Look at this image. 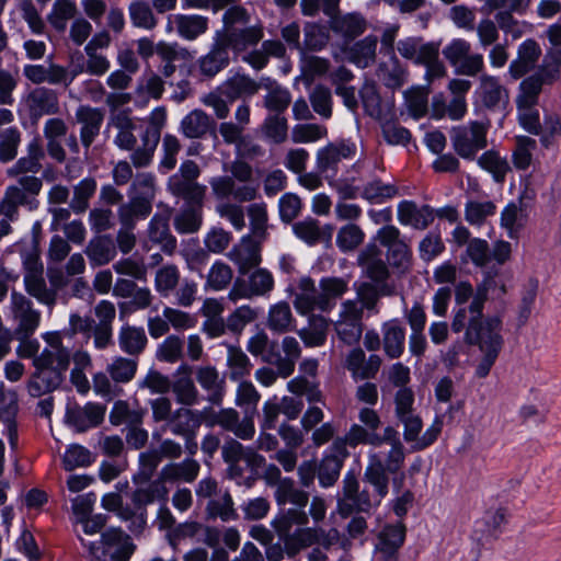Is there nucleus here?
<instances>
[{
  "mask_svg": "<svg viewBox=\"0 0 561 561\" xmlns=\"http://www.w3.org/2000/svg\"><path fill=\"white\" fill-rule=\"evenodd\" d=\"M275 501L279 513L273 518L272 526L283 541L289 554H296L318 540L317 528L306 527L308 515L305 511L309 495L296 488L290 478H284L275 489Z\"/></svg>",
  "mask_w": 561,
  "mask_h": 561,
  "instance_id": "obj_1",
  "label": "nucleus"
},
{
  "mask_svg": "<svg viewBox=\"0 0 561 561\" xmlns=\"http://www.w3.org/2000/svg\"><path fill=\"white\" fill-rule=\"evenodd\" d=\"M47 346L34 358L35 373L27 382V392L38 398L57 389L70 363V353L61 345L59 333H45Z\"/></svg>",
  "mask_w": 561,
  "mask_h": 561,
  "instance_id": "obj_2",
  "label": "nucleus"
},
{
  "mask_svg": "<svg viewBox=\"0 0 561 561\" xmlns=\"http://www.w3.org/2000/svg\"><path fill=\"white\" fill-rule=\"evenodd\" d=\"M497 291V295L505 291L504 285L496 277L486 275L483 280L482 287L478 289L477 295L473 297L469 307H459L456 311L451 329L454 332L459 333L466 329V341L469 344H476L478 337L493 321H496V331L502 330V321L499 317H491L482 319L483 304L488 291Z\"/></svg>",
  "mask_w": 561,
  "mask_h": 561,
  "instance_id": "obj_3",
  "label": "nucleus"
},
{
  "mask_svg": "<svg viewBox=\"0 0 561 561\" xmlns=\"http://www.w3.org/2000/svg\"><path fill=\"white\" fill-rule=\"evenodd\" d=\"M168 490L160 482L148 483L146 486H139L133 494L135 510L122 507V499L118 493L111 492L103 495L101 500L102 507L110 512H117L119 518L129 520V530L139 533L146 526L145 506L154 501L165 500Z\"/></svg>",
  "mask_w": 561,
  "mask_h": 561,
  "instance_id": "obj_4",
  "label": "nucleus"
},
{
  "mask_svg": "<svg viewBox=\"0 0 561 561\" xmlns=\"http://www.w3.org/2000/svg\"><path fill=\"white\" fill-rule=\"evenodd\" d=\"M231 176L220 175L209 180L217 199L232 197L238 203L251 202L257 195V184L253 181V170L243 161H234L230 167Z\"/></svg>",
  "mask_w": 561,
  "mask_h": 561,
  "instance_id": "obj_5",
  "label": "nucleus"
},
{
  "mask_svg": "<svg viewBox=\"0 0 561 561\" xmlns=\"http://www.w3.org/2000/svg\"><path fill=\"white\" fill-rule=\"evenodd\" d=\"M405 459L402 443L389 445V448L375 447L368 453V465L365 469V480L378 490L379 497L388 494L389 474L397 473L403 467Z\"/></svg>",
  "mask_w": 561,
  "mask_h": 561,
  "instance_id": "obj_6",
  "label": "nucleus"
},
{
  "mask_svg": "<svg viewBox=\"0 0 561 561\" xmlns=\"http://www.w3.org/2000/svg\"><path fill=\"white\" fill-rule=\"evenodd\" d=\"M80 540L95 561H128L135 550L130 537L118 528L107 529L99 541Z\"/></svg>",
  "mask_w": 561,
  "mask_h": 561,
  "instance_id": "obj_7",
  "label": "nucleus"
},
{
  "mask_svg": "<svg viewBox=\"0 0 561 561\" xmlns=\"http://www.w3.org/2000/svg\"><path fill=\"white\" fill-rule=\"evenodd\" d=\"M541 92V82L537 77H528L520 82L517 98V114L522 127L530 134L538 135L542 128L538 98Z\"/></svg>",
  "mask_w": 561,
  "mask_h": 561,
  "instance_id": "obj_8",
  "label": "nucleus"
},
{
  "mask_svg": "<svg viewBox=\"0 0 561 561\" xmlns=\"http://www.w3.org/2000/svg\"><path fill=\"white\" fill-rule=\"evenodd\" d=\"M488 129V124L478 121L453 127L450 140L455 151L463 159H474L486 147Z\"/></svg>",
  "mask_w": 561,
  "mask_h": 561,
  "instance_id": "obj_9",
  "label": "nucleus"
},
{
  "mask_svg": "<svg viewBox=\"0 0 561 561\" xmlns=\"http://www.w3.org/2000/svg\"><path fill=\"white\" fill-rule=\"evenodd\" d=\"M221 454L224 460L229 465V478L236 480L238 484H241L243 479L242 463L253 472L265 461L264 457L259 455L254 448L244 447L236 439L227 440L221 448Z\"/></svg>",
  "mask_w": 561,
  "mask_h": 561,
  "instance_id": "obj_10",
  "label": "nucleus"
},
{
  "mask_svg": "<svg viewBox=\"0 0 561 561\" xmlns=\"http://www.w3.org/2000/svg\"><path fill=\"white\" fill-rule=\"evenodd\" d=\"M471 44L465 38H453L444 48L443 55L455 68V72L474 77L484 68L483 56L479 53L470 54Z\"/></svg>",
  "mask_w": 561,
  "mask_h": 561,
  "instance_id": "obj_11",
  "label": "nucleus"
},
{
  "mask_svg": "<svg viewBox=\"0 0 561 561\" xmlns=\"http://www.w3.org/2000/svg\"><path fill=\"white\" fill-rule=\"evenodd\" d=\"M343 496L337 502V511L346 517L353 512H368L373 506L380 504L386 495L379 497L378 490L374 488L370 495L366 490L358 491V481L354 474H346L344 478Z\"/></svg>",
  "mask_w": 561,
  "mask_h": 561,
  "instance_id": "obj_12",
  "label": "nucleus"
},
{
  "mask_svg": "<svg viewBox=\"0 0 561 561\" xmlns=\"http://www.w3.org/2000/svg\"><path fill=\"white\" fill-rule=\"evenodd\" d=\"M24 267L25 290L38 302L46 306H54L56 302V290L48 288L43 276L44 268L39 257L35 253L22 255Z\"/></svg>",
  "mask_w": 561,
  "mask_h": 561,
  "instance_id": "obj_13",
  "label": "nucleus"
},
{
  "mask_svg": "<svg viewBox=\"0 0 561 561\" xmlns=\"http://www.w3.org/2000/svg\"><path fill=\"white\" fill-rule=\"evenodd\" d=\"M167 113L164 107H156L149 117V125L141 134V146L131 153V161L135 167L148 165L160 140L161 129L165 123Z\"/></svg>",
  "mask_w": 561,
  "mask_h": 561,
  "instance_id": "obj_14",
  "label": "nucleus"
},
{
  "mask_svg": "<svg viewBox=\"0 0 561 561\" xmlns=\"http://www.w3.org/2000/svg\"><path fill=\"white\" fill-rule=\"evenodd\" d=\"M357 146L352 139H340L329 142L318 149L316 154V169L327 176H334L337 173L339 163L342 160L353 159Z\"/></svg>",
  "mask_w": 561,
  "mask_h": 561,
  "instance_id": "obj_15",
  "label": "nucleus"
},
{
  "mask_svg": "<svg viewBox=\"0 0 561 561\" xmlns=\"http://www.w3.org/2000/svg\"><path fill=\"white\" fill-rule=\"evenodd\" d=\"M400 231L394 226H385L377 232L376 240L387 248V260L393 268L400 273L409 270L411 264V251L408 244L400 238Z\"/></svg>",
  "mask_w": 561,
  "mask_h": 561,
  "instance_id": "obj_16",
  "label": "nucleus"
},
{
  "mask_svg": "<svg viewBox=\"0 0 561 561\" xmlns=\"http://www.w3.org/2000/svg\"><path fill=\"white\" fill-rule=\"evenodd\" d=\"M199 175L198 165L192 161H184L178 173L173 174L168 182L170 192L182 198H204L206 186L199 185L195 180Z\"/></svg>",
  "mask_w": 561,
  "mask_h": 561,
  "instance_id": "obj_17",
  "label": "nucleus"
},
{
  "mask_svg": "<svg viewBox=\"0 0 561 561\" xmlns=\"http://www.w3.org/2000/svg\"><path fill=\"white\" fill-rule=\"evenodd\" d=\"M496 321H493L480 335H476L478 337L476 344L479 345L483 354L476 368V375L479 378H484L489 375L502 348L503 337L501 331H496Z\"/></svg>",
  "mask_w": 561,
  "mask_h": 561,
  "instance_id": "obj_18",
  "label": "nucleus"
},
{
  "mask_svg": "<svg viewBox=\"0 0 561 561\" xmlns=\"http://www.w3.org/2000/svg\"><path fill=\"white\" fill-rule=\"evenodd\" d=\"M335 331L346 344L351 345L359 341L363 333L362 308L356 300H346L342 304Z\"/></svg>",
  "mask_w": 561,
  "mask_h": 561,
  "instance_id": "obj_19",
  "label": "nucleus"
},
{
  "mask_svg": "<svg viewBox=\"0 0 561 561\" xmlns=\"http://www.w3.org/2000/svg\"><path fill=\"white\" fill-rule=\"evenodd\" d=\"M10 309L14 320L18 322L16 333L23 337L32 335L39 325L41 313L32 306V301L23 294L11 293Z\"/></svg>",
  "mask_w": 561,
  "mask_h": 561,
  "instance_id": "obj_20",
  "label": "nucleus"
},
{
  "mask_svg": "<svg viewBox=\"0 0 561 561\" xmlns=\"http://www.w3.org/2000/svg\"><path fill=\"white\" fill-rule=\"evenodd\" d=\"M110 419L115 425L123 423L129 425L126 434V440L129 446L138 449L146 444L148 432L139 426L141 423L140 413L130 411L126 403L118 402L114 405Z\"/></svg>",
  "mask_w": 561,
  "mask_h": 561,
  "instance_id": "obj_21",
  "label": "nucleus"
},
{
  "mask_svg": "<svg viewBox=\"0 0 561 561\" xmlns=\"http://www.w3.org/2000/svg\"><path fill=\"white\" fill-rule=\"evenodd\" d=\"M351 444L347 440V434L344 438H336L324 453L319 468V482L322 486L332 485L339 477L343 459L347 456L346 446Z\"/></svg>",
  "mask_w": 561,
  "mask_h": 561,
  "instance_id": "obj_22",
  "label": "nucleus"
},
{
  "mask_svg": "<svg viewBox=\"0 0 561 561\" xmlns=\"http://www.w3.org/2000/svg\"><path fill=\"white\" fill-rule=\"evenodd\" d=\"M477 101L491 111H503L508 103V92L495 76L482 75L476 90Z\"/></svg>",
  "mask_w": 561,
  "mask_h": 561,
  "instance_id": "obj_23",
  "label": "nucleus"
},
{
  "mask_svg": "<svg viewBox=\"0 0 561 561\" xmlns=\"http://www.w3.org/2000/svg\"><path fill=\"white\" fill-rule=\"evenodd\" d=\"M105 408L99 403L88 402L83 407L68 404L66 422L77 432H85L96 427L104 419Z\"/></svg>",
  "mask_w": 561,
  "mask_h": 561,
  "instance_id": "obj_24",
  "label": "nucleus"
},
{
  "mask_svg": "<svg viewBox=\"0 0 561 561\" xmlns=\"http://www.w3.org/2000/svg\"><path fill=\"white\" fill-rule=\"evenodd\" d=\"M229 64V49L222 42V31H216L210 50L198 59V68L203 76L213 78Z\"/></svg>",
  "mask_w": 561,
  "mask_h": 561,
  "instance_id": "obj_25",
  "label": "nucleus"
},
{
  "mask_svg": "<svg viewBox=\"0 0 561 561\" xmlns=\"http://www.w3.org/2000/svg\"><path fill=\"white\" fill-rule=\"evenodd\" d=\"M209 19L199 14H173L168 19L167 31L175 26L178 35L186 41H195L208 30Z\"/></svg>",
  "mask_w": 561,
  "mask_h": 561,
  "instance_id": "obj_26",
  "label": "nucleus"
},
{
  "mask_svg": "<svg viewBox=\"0 0 561 561\" xmlns=\"http://www.w3.org/2000/svg\"><path fill=\"white\" fill-rule=\"evenodd\" d=\"M260 89L261 80L255 81L250 76L242 72H230L219 87L220 93L231 102L238 99H250L257 93Z\"/></svg>",
  "mask_w": 561,
  "mask_h": 561,
  "instance_id": "obj_27",
  "label": "nucleus"
},
{
  "mask_svg": "<svg viewBox=\"0 0 561 561\" xmlns=\"http://www.w3.org/2000/svg\"><path fill=\"white\" fill-rule=\"evenodd\" d=\"M261 242L251 236H244L229 252V259L238 266L241 274H245L261 263Z\"/></svg>",
  "mask_w": 561,
  "mask_h": 561,
  "instance_id": "obj_28",
  "label": "nucleus"
},
{
  "mask_svg": "<svg viewBox=\"0 0 561 561\" xmlns=\"http://www.w3.org/2000/svg\"><path fill=\"white\" fill-rule=\"evenodd\" d=\"M435 218V210L428 206H417L414 202L402 201L398 205V220L403 226L423 230L427 228Z\"/></svg>",
  "mask_w": 561,
  "mask_h": 561,
  "instance_id": "obj_29",
  "label": "nucleus"
},
{
  "mask_svg": "<svg viewBox=\"0 0 561 561\" xmlns=\"http://www.w3.org/2000/svg\"><path fill=\"white\" fill-rule=\"evenodd\" d=\"M263 27L260 24L242 28H232L230 32L222 31V42L228 49L240 54L254 47L263 38Z\"/></svg>",
  "mask_w": 561,
  "mask_h": 561,
  "instance_id": "obj_30",
  "label": "nucleus"
},
{
  "mask_svg": "<svg viewBox=\"0 0 561 561\" xmlns=\"http://www.w3.org/2000/svg\"><path fill=\"white\" fill-rule=\"evenodd\" d=\"M76 119L81 125V142L88 149L100 133L104 119L103 111L89 105H80L76 111Z\"/></svg>",
  "mask_w": 561,
  "mask_h": 561,
  "instance_id": "obj_31",
  "label": "nucleus"
},
{
  "mask_svg": "<svg viewBox=\"0 0 561 561\" xmlns=\"http://www.w3.org/2000/svg\"><path fill=\"white\" fill-rule=\"evenodd\" d=\"M541 55L539 44L531 38L524 41L517 48V56L511 61L508 72L514 79L522 78L536 66Z\"/></svg>",
  "mask_w": 561,
  "mask_h": 561,
  "instance_id": "obj_32",
  "label": "nucleus"
},
{
  "mask_svg": "<svg viewBox=\"0 0 561 561\" xmlns=\"http://www.w3.org/2000/svg\"><path fill=\"white\" fill-rule=\"evenodd\" d=\"M358 264L366 275L377 285L383 283L388 276V267L382 260V253L376 243H369L358 255Z\"/></svg>",
  "mask_w": 561,
  "mask_h": 561,
  "instance_id": "obj_33",
  "label": "nucleus"
},
{
  "mask_svg": "<svg viewBox=\"0 0 561 561\" xmlns=\"http://www.w3.org/2000/svg\"><path fill=\"white\" fill-rule=\"evenodd\" d=\"M347 440L352 447L358 445H370L373 447H381L383 444L397 445L401 443L398 431L392 426H386L382 434L377 431L373 435L366 433L358 424H353L347 432Z\"/></svg>",
  "mask_w": 561,
  "mask_h": 561,
  "instance_id": "obj_34",
  "label": "nucleus"
},
{
  "mask_svg": "<svg viewBox=\"0 0 561 561\" xmlns=\"http://www.w3.org/2000/svg\"><path fill=\"white\" fill-rule=\"evenodd\" d=\"M185 201L181 210L173 219L174 228L179 233H194L202 226L203 199L183 198Z\"/></svg>",
  "mask_w": 561,
  "mask_h": 561,
  "instance_id": "obj_35",
  "label": "nucleus"
},
{
  "mask_svg": "<svg viewBox=\"0 0 561 561\" xmlns=\"http://www.w3.org/2000/svg\"><path fill=\"white\" fill-rule=\"evenodd\" d=\"M293 302L297 312L304 316L316 309L320 310V291L310 277L302 276L299 278L294 289Z\"/></svg>",
  "mask_w": 561,
  "mask_h": 561,
  "instance_id": "obj_36",
  "label": "nucleus"
},
{
  "mask_svg": "<svg viewBox=\"0 0 561 561\" xmlns=\"http://www.w3.org/2000/svg\"><path fill=\"white\" fill-rule=\"evenodd\" d=\"M170 211L156 214L148 226L149 239L161 245L163 252L171 254L176 248V239L170 233Z\"/></svg>",
  "mask_w": 561,
  "mask_h": 561,
  "instance_id": "obj_37",
  "label": "nucleus"
},
{
  "mask_svg": "<svg viewBox=\"0 0 561 561\" xmlns=\"http://www.w3.org/2000/svg\"><path fill=\"white\" fill-rule=\"evenodd\" d=\"M199 468V463L192 458H186L182 462H171L162 468L160 479L156 482L162 483L164 488V482H192L198 476Z\"/></svg>",
  "mask_w": 561,
  "mask_h": 561,
  "instance_id": "obj_38",
  "label": "nucleus"
},
{
  "mask_svg": "<svg viewBox=\"0 0 561 561\" xmlns=\"http://www.w3.org/2000/svg\"><path fill=\"white\" fill-rule=\"evenodd\" d=\"M382 344L388 357L398 358L402 355L405 345V328L400 320L391 319L383 323Z\"/></svg>",
  "mask_w": 561,
  "mask_h": 561,
  "instance_id": "obj_39",
  "label": "nucleus"
},
{
  "mask_svg": "<svg viewBox=\"0 0 561 561\" xmlns=\"http://www.w3.org/2000/svg\"><path fill=\"white\" fill-rule=\"evenodd\" d=\"M282 354H276L270 359L276 368L279 376L283 378L293 374L297 359L300 356L301 350L299 342L293 336H286L282 341Z\"/></svg>",
  "mask_w": 561,
  "mask_h": 561,
  "instance_id": "obj_40",
  "label": "nucleus"
},
{
  "mask_svg": "<svg viewBox=\"0 0 561 561\" xmlns=\"http://www.w3.org/2000/svg\"><path fill=\"white\" fill-rule=\"evenodd\" d=\"M431 110L432 116L436 119L447 116L451 121H460L467 113V100L466 98L453 96V99L446 103L444 95L437 94L433 96Z\"/></svg>",
  "mask_w": 561,
  "mask_h": 561,
  "instance_id": "obj_41",
  "label": "nucleus"
},
{
  "mask_svg": "<svg viewBox=\"0 0 561 561\" xmlns=\"http://www.w3.org/2000/svg\"><path fill=\"white\" fill-rule=\"evenodd\" d=\"M348 290V280L343 277L327 276L319 282L320 310L328 311L335 300Z\"/></svg>",
  "mask_w": 561,
  "mask_h": 561,
  "instance_id": "obj_42",
  "label": "nucleus"
},
{
  "mask_svg": "<svg viewBox=\"0 0 561 561\" xmlns=\"http://www.w3.org/2000/svg\"><path fill=\"white\" fill-rule=\"evenodd\" d=\"M213 125L214 122L208 114L195 108L182 118L180 130L186 138L197 139L204 137Z\"/></svg>",
  "mask_w": 561,
  "mask_h": 561,
  "instance_id": "obj_43",
  "label": "nucleus"
},
{
  "mask_svg": "<svg viewBox=\"0 0 561 561\" xmlns=\"http://www.w3.org/2000/svg\"><path fill=\"white\" fill-rule=\"evenodd\" d=\"M261 88L267 91L264 96V106L274 114L285 112L291 101L289 91L270 78L261 79Z\"/></svg>",
  "mask_w": 561,
  "mask_h": 561,
  "instance_id": "obj_44",
  "label": "nucleus"
},
{
  "mask_svg": "<svg viewBox=\"0 0 561 561\" xmlns=\"http://www.w3.org/2000/svg\"><path fill=\"white\" fill-rule=\"evenodd\" d=\"M205 512L208 519L219 518L221 522L238 519L233 499L227 489L207 502Z\"/></svg>",
  "mask_w": 561,
  "mask_h": 561,
  "instance_id": "obj_45",
  "label": "nucleus"
},
{
  "mask_svg": "<svg viewBox=\"0 0 561 561\" xmlns=\"http://www.w3.org/2000/svg\"><path fill=\"white\" fill-rule=\"evenodd\" d=\"M379 363L377 356H370L367 363L362 348L352 350L346 357V368L352 373L355 379L374 377L379 368Z\"/></svg>",
  "mask_w": 561,
  "mask_h": 561,
  "instance_id": "obj_46",
  "label": "nucleus"
},
{
  "mask_svg": "<svg viewBox=\"0 0 561 561\" xmlns=\"http://www.w3.org/2000/svg\"><path fill=\"white\" fill-rule=\"evenodd\" d=\"M378 79L390 89L400 88L407 78V70L394 54L388 55V59L381 61L377 68Z\"/></svg>",
  "mask_w": 561,
  "mask_h": 561,
  "instance_id": "obj_47",
  "label": "nucleus"
},
{
  "mask_svg": "<svg viewBox=\"0 0 561 561\" xmlns=\"http://www.w3.org/2000/svg\"><path fill=\"white\" fill-rule=\"evenodd\" d=\"M85 254L91 265H105L115 257L116 244L110 236L95 237L89 242Z\"/></svg>",
  "mask_w": 561,
  "mask_h": 561,
  "instance_id": "obj_48",
  "label": "nucleus"
},
{
  "mask_svg": "<svg viewBox=\"0 0 561 561\" xmlns=\"http://www.w3.org/2000/svg\"><path fill=\"white\" fill-rule=\"evenodd\" d=\"M148 339L144 328L123 325L118 332L119 348L130 355L137 356L145 350Z\"/></svg>",
  "mask_w": 561,
  "mask_h": 561,
  "instance_id": "obj_49",
  "label": "nucleus"
},
{
  "mask_svg": "<svg viewBox=\"0 0 561 561\" xmlns=\"http://www.w3.org/2000/svg\"><path fill=\"white\" fill-rule=\"evenodd\" d=\"M267 328L275 333H285L295 330V319L289 305L279 301L270 307Z\"/></svg>",
  "mask_w": 561,
  "mask_h": 561,
  "instance_id": "obj_50",
  "label": "nucleus"
},
{
  "mask_svg": "<svg viewBox=\"0 0 561 561\" xmlns=\"http://www.w3.org/2000/svg\"><path fill=\"white\" fill-rule=\"evenodd\" d=\"M329 322L324 317L312 316L308 325L298 330V335L307 347H318L325 343Z\"/></svg>",
  "mask_w": 561,
  "mask_h": 561,
  "instance_id": "obj_51",
  "label": "nucleus"
},
{
  "mask_svg": "<svg viewBox=\"0 0 561 561\" xmlns=\"http://www.w3.org/2000/svg\"><path fill=\"white\" fill-rule=\"evenodd\" d=\"M377 43L376 36H366L350 48L347 59L358 68L368 67L375 61Z\"/></svg>",
  "mask_w": 561,
  "mask_h": 561,
  "instance_id": "obj_52",
  "label": "nucleus"
},
{
  "mask_svg": "<svg viewBox=\"0 0 561 561\" xmlns=\"http://www.w3.org/2000/svg\"><path fill=\"white\" fill-rule=\"evenodd\" d=\"M332 30L345 39H353L366 30V20L358 13H348L332 20Z\"/></svg>",
  "mask_w": 561,
  "mask_h": 561,
  "instance_id": "obj_53",
  "label": "nucleus"
},
{
  "mask_svg": "<svg viewBox=\"0 0 561 561\" xmlns=\"http://www.w3.org/2000/svg\"><path fill=\"white\" fill-rule=\"evenodd\" d=\"M439 47L440 43L438 42L436 45L427 46L423 51V60H421L420 66L425 67L424 79L427 84L433 83L437 79L444 78L447 72L446 66L439 59Z\"/></svg>",
  "mask_w": 561,
  "mask_h": 561,
  "instance_id": "obj_54",
  "label": "nucleus"
},
{
  "mask_svg": "<svg viewBox=\"0 0 561 561\" xmlns=\"http://www.w3.org/2000/svg\"><path fill=\"white\" fill-rule=\"evenodd\" d=\"M191 368L183 364L178 368V373H183L172 385V390L180 403L192 405L197 400V389L190 377Z\"/></svg>",
  "mask_w": 561,
  "mask_h": 561,
  "instance_id": "obj_55",
  "label": "nucleus"
},
{
  "mask_svg": "<svg viewBox=\"0 0 561 561\" xmlns=\"http://www.w3.org/2000/svg\"><path fill=\"white\" fill-rule=\"evenodd\" d=\"M196 379L201 387L207 391L208 400L218 404L221 400V380L217 369L213 366L199 367L196 371Z\"/></svg>",
  "mask_w": 561,
  "mask_h": 561,
  "instance_id": "obj_56",
  "label": "nucleus"
},
{
  "mask_svg": "<svg viewBox=\"0 0 561 561\" xmlns=\"http://www.w3.org/2000/svg\"><path fill=\"white\" fill-rule=\"evenodd\" d=\"M32 110L39 115L55 114L59 110L57 93L47 88H36L30 94Z\"/></svg>",
  "mask_w": 561,
  "mask_h": 561,
  "instance_id": "obj_57",
  "label": "nucleus"
},
{
  "mask_svg": "<svg viewBox=\"0 0 561 561\" xmlns=\"http://www.w3.org/2000/svg\"><path fill=\"white\" fill-rule=\"evenodd\" d=\"M197 425L198 420L195 414L185 408L175 410L167 423L172 434L184 437H187Z\"/></svg>",
  "mask_w": 561,
  "mask_h": 561,
  "instance_id": "obj_58",
  "label": "nucleus"
},
{
  "mask_svg": "<svg viewBox=\"0 0 561 561\" xmlns=\"http://www.w3.org/2000/svg\"><path fill=\"white\" fill-rule=\"evenodd\" d=\"M228 376L239 381L250 374L251 364L248 356L239 347L229 346L227 352Z\"/></svg>",
  "mask_w": 561,
  "mask_h": 561,
  "instance_id": "obj_59",
  "label": "nucleus"
},
{
  "mask_svg": "<svg viewBox=\"0 0 561 561\" xmlns=\"http://www.w3.org/2000/svg\"><path fill=\"white\" fill-rule=\"evenodd\" d=\"M251 237L264 241L267 234V209L265 203H253L248 207Z\"/></svg>",
  "mask_w": 561,
  "mask_h": 561,
  "instance_id": "obj_60",
  "label": "nucleus"
},
{
  "mask_svg": "<svg viewBox=\"0 0 561 561\" xmlns=\"http://www.w3.org/2000/svg\"><path fill=\"white\" fill-rule=\"evenodd\" d=\"M478 164L492 174L495 182H503L510 170L506 159L502 158L496 151H485L479 159Z\"/></svg>",
  "mask_w": 561,
  "mask_h": 561,
  "instance_id": "obj_61",
  "label": "nucleus"
},
{
  "mask_svg": "<svg viewBox=\"0 0 561 561\" xmlns=\"http://www.w3.org/2000/svg\"><path fill=\"white\" fill-rule=\"evenodd\" d=\"M495 21L499 24L500 31L506 36H511L513 41L520 38L530 30L529 23L515 19L510 11H497L495 13Z\"/></svg>",
  "mask_w": 561,
  "mask_h": 561,
  "instance_id": "obj_62",
  "label": "nucleus"
},
{
  "mask_svg": "<svg viewBox=\"0 0 561 561\" xmlns=\"http://www.w3.org/2000/svg\"><path fill=\"white\" fill-rule=\"evenodd\" d=\"M94 461L92 453L82 445L71 444L69 445L62 457L64 468L71 471L76 468H84L90 466Z\"/></svg>",
  "mask_w": 561,
  "mask_h": 561,
  "instance_id": "obj_63",
  "label": "nucleus"
},
{
  "mask_svg": "<svg viewBox=\"0 0 561 561\" xmlns=\"http://www.w3.org/2000/svg\"><path fill=\"white\" fill-rule=\"evenodd\" d=\"M180 280V272L175 265H163L156 272L154 287L156 290L164 298L175 289Z\"/></svg>",
  "mask_w": 561,
  "mask_h": 561,
  "instance_id": "obj_64",
  "label": "nucleus"
}]
</instances>
